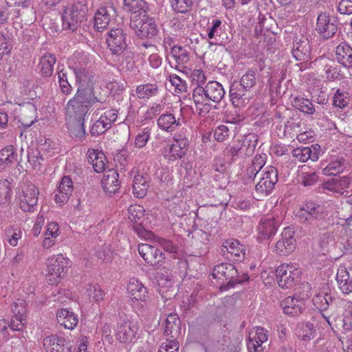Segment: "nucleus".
Here are the masks:
<instances>
[{"label": "nucleus", "mask_w": 352, "mask_h": 352, "mask_svg": "<svg viewBox=\"0 0 352 352\" xmlns=\"http://www.w3.org/2000/svg\"><path fill=\"white\" fill-rule=\"evenodd\" d=\"M225 90L217 81L208 82L205 87H196L192 92V99L199 114L208 113L210 109L209 101L219 103L225 96Z\"/></svg>", "instance_id": "f257e3e1"}, {"label": "nucleus", "mask_w": 352, "mask_h": 352, "mask_svg": "<svg viewBox=\"0 0 352 352\" xmlns=\"http://www.w3.org/2000/svg\"><path fill=\"white\" fill-rule=\"evenodd\" d=\"M87 6L83 1H77L66 7L63 12L64 30L74 32L87 20Z\"/></svg>", "instance_id": "f03ea898"}, {"label": "nucleus", "mask_w": 352, "mask_h": 352, "mask_svg": "<svg viewBox=\"0 0 352 352\" xmlns=\"http://www.w3.org/2000/svg\"><path fill=\"white\" fill-rule=\"evenodd\" d=\"M129 26L140 38H151L158 32L155 20L146 14L131 16Z\"/></svg>", "instance_id": "7ed1b4c3"}, {"label": "nucleus", "mask_w": 352, "mask_h": 352, "mask_svg": "<svg viewBox=\"0 0 352 352\" xmlns=\"http://www.w3.org/2000/svg\"><path fill=\"white\" fill-rule=\"evenodd\" d=\"M70 266V261L62 254L50 258L47 263L48 283L50 285L58 283L60 278L64 277Z\"/></svg>", "instance_id": "20e7f679"}, {"label": "nucleus", "mask_w": 352, "mask_h": 352, "mask_svg": "<svg viewBox=\"0 0 352 352\" xmlns=\"http://www.w3.org/2000/svg\"><path fill=\"white\" fill-rule=\"evenodd\" d=\"M19 207L24 212L34 211L38 202V190L32 183H24L18 190Z\"/></svg>", "instance_id": "39448f33"}, {"label": "nucleus", "mask_w": 352, "mask_h": 352, "mask_svg": "<svg viewBox=\"0 0 352 352\" xmlns=\"http://www.w3.org/2000/svg\"><path fill=\"white\" fill-rule=\"evenodd\" d=\"M278 182V170L274 166H267L259 175V181L255 186V192L259 198L272 192Z\"/></svg>", "instance_id": "423d86ee"}, {"label": "nucleus", "mask_w": 352, "mask_h": 352, "mask_svg": "<svg viewBox=\"0 0 352 352\" xmlns=\"http://www.w3.org/2000/svg\"><path fill=\"white\" fill-rule=\"evenodd\" d=\"M301 275L296 265L283 263L276 270V277L279 287L283 289L291 288Z\"/></svg>", "instance_id": "0eeeda50"}, {"label": "nucleus", "mask_w": 352, "mask_h": 352, "mask_svg": "<svg viewBox=\"0 0 352 352\" xmlns=\"http://www.w3.org/2000/svg\"><path fill=\"white\" fill-rule=\"evenodd\" d=\"M298 216L304 222L314 225L324 218V206L312 201H307L298 212Z\"/></svg>", "instance_id": "6e6552de"}, {"label": "nucleus", "mask_w": 352, "mask_h": 352, "mask_svg": "<svg viewBox=\"0 0 352 352\" xmlns=\"http://www.w3.org/2000/svg\"><path fill=\"white\" fill-rule=\"evenodd\" d=\"M214 278L227 281L228 287H233L236 283L241 281L236 267L231 263H221L214 267L212 271Z\"/></svg>", "instance_id": "1a4fd4ad"}, {"label": "nucleus", "mask_w": 352, "mask_h": 352, "mask_svg": "<svg viewBox=\"0 0 352 352\" xmlns=\"http://www.w3.org/2000/svg\"><path fill=\"white\" fill-rule=\"evenodd\" d=\"M338 30V19L330 16L326 12L318 14L316 21V31L324 39L332 38Z\"/></svg>", "instance_id": "9d476101"}, {"label": "nucleus", "mask_w": 352, "mask_h": 352, "mask_svg": "<svg viewBox=\"0 0 352 352\" xmlns=\"http://www.w3.org/2000/svg\"><path fill=\"white\" fill-rule=\"evenodd\" d=\"M106 42L112 54L120 55L127 47L126 34L120 28H111L107 34Z\"/></svg>", "instance_id": "9b49d317"}, {"label": "nucleus", "mask_w": 352, "mask_h": 352, "mask_svg": "<svg viewBox=\"0 0 352 352\" xmlns=\"http://www.w3.org/2000/svg\"><path fill=\"white\" fill-rule=\"evenodd\" d=\"M293 228H285L280 234V239L275 245V252L280 256H287L293 252L296 247V242L294 237Z\"/></svg>", "instance_id": "f8f14e48"}, {"label": "nucleus", "mask_w": 352, "mask_h": 352, "mask_svg": "<svg viewBox=\"0 0 352 352\" xmlns=\"http://www.w3.org/2000/svg\"><path fill=\"white\" fill-rule=\"evenodd\" d=\"M138 252L149 265L153 267L161 265L165 259V256L160 250L149 244H139Z\"/></svg>", "instance_id": "ddd939ff"}, {"label": "nucleus", "mask_w": 352, "mask_h": 352, "mask_svg": "<svg viewBox=\"0 0 352 352\" xmlns=\"http://www.w3.org/2000/svg\"><path fill=\"white\" fill-rule=\"evenodd\" d=\"M221 252L227 258L237 262L243 261L245 255V249L238 240L228 239L221 246Z\"/></svg>", "instance_id": "4468645a"}, {"label": "nucleus", "mask_w": 352, "mask_h": 352, "mask_svg": "<svg viewBox=\"0 0 352 352\" xmlns=\"http://www.w3.org/2000/svg\"><path fill=\"white\" fill-rule=\"evenodd\" d=\"M292 54L296 60L306 61L309 60L311 57V47L307 36L300 34L294 37Z\"/></svg>", "instance_id": "2eb2a0df"}, {"label": "nucleus", "mask_w": 352, "mask_h": 352, "mask_svg": "<svg viewBox=\"0 0 352 352\" xmlns=\"http://www.w3.org/2000/svg\"><path fill=\"white\" fill-rule=\"evenodd\" d=\"M278 226L279 223L274 217H263L257 226V239L260 242L270 239L276 233Z\"/></svg>", "instance_id": "dca6fc26"}, {"label": "nucleus", "mask_w": 352, "mask_h": 352, "mask_svg": "<svg viewBox=\"0 0 352 352\" xmlns=\"http://www.w3.org/2000/svg\"><path fill=\"white\" fill-rule=\"evenodd\" d=\"M268 339L267 331L256 327L249 333L247 346L249 352H263L262 344Z\"/></svg>", "instance_id": "f3484780"}, {"label": "nucleus", "mask_w": 352, "mask_h": 352, "mask_svg": "<svg viewBox=\"0 0 352 352\" xmlns=\"http://www.w3.org/2000/svg\"><path fill=\"white\" fill-rule=\"evenodd\" d=\"M230 97L234 107H241L248 103L251 98L250 91L238 81H234L230 87Z\"/></svg>", "instance_id": "a211bd4d"}, {"label": "nucleus", "mask_w": 352, "mask_h": 352, "mask_svg": "<svg viewBox=\"0 0 352 352\" xmlns=\"http://www.w3.org/2000/svg\"><path fill=\"white\" fill-rule=\"evenodd\" d=\"M137 331L138 328L132 321H124L118 326L116 339L121 343L131 344L135 339Z\"/></svg>", "instance_id": "6ab92c4d"}, {"label": "nucleus", "mask_w": 352, "mask_h": 352, "mask_svg": "<svg viewBox=\"0 0 352 352\" xmlns=\"http://www.w3.org/2000/svg\"><path fill=\"white\" fill-rule=\"evenodd\" d=\"M129 297L134 301L145 302L148 297L147 288L139 280L132 278L127 283Z\"/></svg>", "instance_id": "aec40b11"}, {"label": "nucleus", "mask_w": 352, "mask_h": 352, "mask_svg": "<svg viewBox=\"0 0 352 352\" xmlns=\"http://www.w3.org/2000/svg\"><path fill=\"white\" fill-rule=\"evenodd\" d=\"M74 98H75L78 101H80L81 103L88 105L89 108L97 102L101 104L105 102V100H104L102 97H98L95 95L92 87H83L82 85L78 87Z\"/></svg>", "instance_id": "412c9836"}, {"label": "nucleus", "mask_w": 352, "mask_h": 352, "mask_svg": "<svg viewBox=\"0 0 352 352\" xmlns=\"http://www.w3.org/2000/svg\"><path fill=\"white\" fill-rule=\"evenodd\" d=\"M89 109L74 97L67 102L65 108L67 116L75 120H85Z\"/></svg>", "instance_id": "4be33fe9"}, {"label": "nucleus", "mask_w": 352, "mask_h": 352, "mask_svg": "<svg viewBox=\"0 0 352 352\" xmlns=\"http://www.w3.org/2000/svg\"><path fill=\"white\" fill-rule=\"evenodd\" d=\"M43 346L47 352H72V346L65 338L51 335L43 339Z\"/></svg>", "instance_id": "5701e85b"}, {"label": "nucleus", "mask_w": 352, "mask_h": 352, "mask_svg": "<svg viewBox=\"0 0 352 352\" xmlns=\"http://www.w3.org/2000/svg\"><path fill=\"white\" fill-rule=\"evenodd\" d=\"M267 159L265 153L256 155L252 161V163L247 168L245 173L246 182L254 181L261 175L260 171L265 166Z\"/></svg>", "instance_id": "b1692460"}, {"label": "nucleus", "mask_w": 352, "mask_h": 352, "mask_svg": "<svg viewBox=\"0 0 352 352\" xmlns=\"http://www.w3.org/2000/svg\"><path fill=\"white\" fill-rule=\"evenodd\" d=\"M119 174L114 169L106 170L101 181L104 190L109 195L115 194L120 188Z\"/></svg>", "instance_id": "393cba45"}, {"label": "nucleus", "mask_w": 352, "mask_h": 352, "mask_svg": "<svg viewBox=\"0 0 352 352\" xmlns=\"http://www.w3.org/2000/svg\"><path fill=\"white\" fill-rule=\"evenodd\" d=\"M281 307L285 314L296 316L302 313L305 302L300 298L289 296L281 302Z\"/></svg>", "instance_id": "a878e982"}, {"label": "nucleus", "mask_w": 352, "mask_h": 352, "mask_svg": "<svg viewBox=\"0 0 352 352\" xmlns=\"http://www.w3.org/2000/svg\"><path fill=\"white\" fill-rule=\"evenodd\" d=\"M337 61L345 68L352 69V47L346 43H340L336 50Z\"/></svg>", "instance_id": "bb28decb"}, {"label": "nucleus", "mask_w": 352, "mask_h": 352, "mask_svg": "<svg viewBox=\"0 0 352 352\" xmlns=\"http://www.w3.org/2000/svg\"><path fill=\"white\" fill-rule=\"evenodd\" d=\"M158 127L166 132L171 133L177 126H181L180 118H176L173 113H166L162 114L157 121Z\"/></svg>", "instance_id": "cd10ccee"}, {"label": "nucleus", "mask_w": 352, "mask_h": 352, "mask_svg": "<svg viewBox=\"0 0 352 352\" xmlns=\"http://www.w3.org/2000/svg\"><path fill=\"white\" fill-rule=\"evenodd\" d=\"M87 155L88 162L92 164L93 168L96 173L105 171L107 159L102 151L96 149H89Z\"/></svg>", "instance_id": "c85d7f7f"}, {"label": "nucleus", "mask_w": 352, "mask_h": 352, "mask_svg": "<svg viewBox=\"0 0 352 352\" xmlns=\"http://www.w3.org/2000/svg\"><path fill=\"white\" fill-rule=\"evenodd\" d=\"M258 143V135L255 133H248L240 140L241 157H248L252 155Z\"/></svg>", "instance_id": "c756f323"}, {"label": "nucleus", "mask_w": 352, "mask_h": 352, "mask_svg": "<svg viewBox=\"0 0 352 352\" xmlns=\"http://www.w3.org/2000/svg\"><path fill=\"white\" fill-rule=\"evenodd\" d=\"M58 322L65 329H74L78 323V316L67 309H61L56 314Z\"/></svg>", "instance_id": "7c9ffc66"}, {"label": "nucleus", "mask_w": 352, "mask_h": 352, "mask_svg": "<svg viewBox=\"0 0 352 352\" xmlns=\"http://www.w3.org/2000/svg\"><path fill=\"white\" fill-rule=\"evenodd\" d=\"M181 321L175 314H170L165 321L164 334L175 339L180 333Z\"/></svg>", "instance_id": "2f4dec72"}, {"label": "nucleus", "mask_w": 352, "mask_h": 352, "mask_svg": "<svg viewBox=\"0 0 352 352\" xmlns=\"http://www.w3.org/2000/svg\"><path fill=\"white\" fill-rule=\"evenodd\" d=\"M170 54L177 63L176 68L177 69L180 70V67H186V65L190 60V52L186 47L174 45L171 47Z\"/></svg>", "instance_id": "473e14b6"}, {"label": "nucleus", "mask_w": 352, "mask_h": 352, "mask_svg": "<svg viewBox=\"0 0 352 352\" xmlns=\"http://www.w3.org/2000/svg\"><path fill=\"white\" fill-rule=\"evenodd\" d=\"M167 208L173 215L183 217L187 210V204L183 197L175 196L167 200Z\"/></svg>", "instance_id": "72a5a7b5"}, {"label": "nucleus", "mask_w": 352, "mask_h": 352, "mask_svg": "<svg viewBox=\"0 0 352 352\" xmlns=\"http://www.w3.org/2000/svg\"><path fill=\"white\" fill-rule=\"evenodd\" d=\"M56 57L52 54H45L39 60L38 69L43 77H50L54 72V65L56 63Z\"/></svg>", "instance_id": "f704fd0d"}, {"label": "nucleus", "mask_w": 352, "mask_h": 352, "mask_svg": "<svg viewBox=\"0 0 352 352\" xmlns=\"http://www.w3.org/2000/svg\"><path fill=\"white\" fill-rule=\"evenodd\" d=\"M336 280L339 289L343 294H349L352 292V278L345 268H340L338 270Z\"/></svg>", "instance_id": "c9c22d12"}, {"label": "nucleus", "mask_w": 352, "mask_h": 352, "mask_svg": "<svg viewBox=\"0 0 352 352\" xmlns=\"http://www.w3.org/2000/svg\"><path fill=\"white\" fill-rule=\"evenodd\" d=\"M222 22L219 19H214L212 21V25L208 29V36L209 39H214V41L209 42L212 45H223L226 41L221 37Z\"/></svg>", "instance_id": "e433bc0d"}, {"label": "nucleus", "mask_w": 352, "mask_h": 352, "mask_svg": "<svg viewBox=\"0 0 352 352\" xmlns=\"http://www.w3.org/2000/svg\"><path fill=\"white\" fill-rule=\"evenodd\" d=\"M124 6L126 11L131 13V16L135 14L140 16L146 14L147 5L144 0H124Z\"/></svg>", "instance_id": "4c0bfd02"}, {"label": "nucleus", "mask_w": 352, "mask_h": 352, "mask_svg": "<svg viewBox=\"0 0 352 352\" xmlns=\"http://www.w3.org/2000/svg\"><path fill=\"white\" fill-rule=\"evenodd\" d=\"M159 93V87L155 83L140 85L136 87V94L140 99L148 100Z\"/></svg>", "instance_id": "58836bf2"}, {"label": "nucleus", "mask_w": 352, "mask_h": 352, "mask_svg": "<svg viewBox=\"0 0 352 352\" xmlns=\"http://www.w3.org/2000/svg\"><path fill=\"white\" fill-rule=\"evenodd\" d=\"M16 154L13 146H7L0 151V170L6 168L16 160Z\"/></svg>", "instance_id": "ea45409f"}, {"label": "nucleus", "mask_w": 352, "mask_h": 352, "mask_svg": "<svg viewBox=\"0 0 352 352\" xmlns=\"http://www.w3.org/2000/svg\"><path fill=\"white\" fill-rule=\"evenodd\" d=\"M94 27L97 31L106 28L110 21V16L107 8L102 7L98 10L94 16Z\"/></svg>", "instance_id": "a19ab883"}, {"label": "nucleus", "mask_w": 352, "mask_h": 352, "mask_svg": "<svg viewBox=\"0 0 352 352\" xmlns=\"http://www.w3.org/2000/svg\"><path fill=\"white\" fill-rule=\"evenodd\" d=\"M148 184L146 178L143 175H137L133 178V192L137 197H144L148 190Z\"/></svg>", "instance_id": "79ce46f5"}, {"label": "nucleus", "mask_w": 352, "mask_h": 352, "mask_svg": "<svg viewBox=\"0 0 352 352\" xmlns=\"http://www.w3.org/2000/svg\"><path fill=\"white\" fill-rule=\"evenodd\" d=\"M333 300L331 294L325 292H322L314 295L312 300L316 308L322 312L328 309L329 305L333 302Z\"/></svg>", "instance_id": "37998d69"}, {"label": "nucleus", "mask_w": 352, "mask_h": 352, "mask_svg": "<svg viewBox=\"0 0 352 352\" xmlns=\"http://www.w3.org/2000/svg\"><path fill=\"white\" fill-rule=\"evenodd\" d=\"M12 188L8 179L0 181V205L7 207L11 202Z\"/></svg>", "instance_id": "c03bdc74"}, {"label": "nucleus", "mask_w": 352, "mask_h": 352, "mask_svg": "<svg viewBox=\"0 0 352 352\" xmlns=\"http://www.w3.org/2000/svg\"><path fill=\"white\" fill-rule=\"evenodd\" d=\"M188 144L175 142L170 146L168 160L174 161L182 158L188 150Z\"/></svg>", "instance_id": "a18cd8bd"}, {"label": "nucleus", "mask_w": 352, "mask_h": 352, "mask_svg": "<svg viewBox=\"0 0 352 352\" xmlns=\"http://www.w3.org/2000/svg\"><path fill=\"white\" fill-rule=\"evenodd\" d=\"M344 163L343 158L333 160L323 169V173L326 175H336L342 173L346 168Z\"/></svg>", "instance_id": "49530a36"}, {"label": "nucleus", "mask_w": 352, "mask_h": 352, "mask_svg": "<svg viewBox=\"0 0 352 352\" xmlns=\"http://www.w3.org/2000/svg\"><path fill=\"white\" fill-rule=\"evenodd\" d=\"M293 105L300 111L307 114L312 115L316 111L312 102L309 100L302 97H296L294 100Z\"/></svg>", "instance_id": "de8ad7c7"}, {"label": "nucleus", "mask_w": 352, "mask_h": 352, "mask_svg": "<svg viewBox=\"0 0 352 352\" xmlns=\"http://www.w3.org/2000/svg\"><path fill=\"white\" fill-rule=\"evenodd\" d=\"M256 69H250L244 75H243L239 82L241 83L243 87L251 91L256 84Z\"/></svg>", "instance_id": "09e8293b"}, {"label": "nucleus", "mask_w": 352, "mask_h": 352, "mask_svg": "<svg viewBox=\"0 0 352 352\" xmlns=\"http://www.w3.org/2000/svg\"><path fill=\"white\" fill-rule=\"evenodd\" d=\"M85 120H73L72 122L68 124V129L72 136L77 138H82L85 135Z\"/></svg>", "instance_id": "8fccbe9b"}, {"label": "nucleus", "mask_w": 352, "mask_h": 352, "mask_svg": "<svg viewBox=\"0 0 352 352\" xmlns=\"http://www.w3.org/2000/svg\"><path fill=\"white\" fill-rule=\"evenodd\" d=\"M86 290L91 302H98L104 299L105 294L98 285H88Z\"/></svg>", "instance_id": "3c124183"}, {"label": "nucleus", "mask_w": 352, "mask_h": 352, "mask_svg": "<svg viewBox=\"0 0 352 352\" xmlns=\"http://www.w3.org/2000/svg\"><path fill=\"white\" fill-rule=\"evenodd\" d=\"M333 102L336 107L344 109L349 102L348 92L343 89H338L334 94Z\"/></svg>", "instance_id": "603ef678"}, {"label": "nucleus", "mask_w": 352, "mask_h": 352, "mask_svg": "<svg viewBox=\"0 0 352 352\" xmlns=\"http://www.w3.org/2000/svg\"><path fill=\"white\" fill-rule=\"evenodd\" d=\"M58 78L61 91L65 95L70 94L72 91V87L68 82L67 73L65 69H60L58 72Z\"/></svg>", "instance_id": "864d4df0"}, {"label": "nucleus", "mask_w": 352, "mask_h": 352, "mask_svg": "<svg viewBox=\"0 0 352 352\" xmlns=\"http://www.w3.org/2000/svg\"><path fill=\"white\" fill-rule=\"evenodd\" d=\"M292 156L300 162L311 160V151L308 146L298 147L292 151Z\"/></svg>", "instance_id": "5fc2aeb1"}, {"label": "nucleus", "mask_w": 352, "mask_h": 352, "mask_svg": "<svg viewBox=\"0 0 352 352\" xmlns=\"http://www.w3.org/2000/svg\"><path fill=\"white\" fill-rule=\"evenodd\" d=\"M144 210L140 205H131L128 208V218L133 223L138 222L144 216Z\"/></svg>", "instance_id": "6e6d98bb"}, {"label": "nucleus", "mask_w": 352, "mask_h": 352, "mask_svg": "<svg viewBox=\"0 0 352 352\" xmlns=\"http://www.w3.org/2000/svg\"><path fill=\"white\" fill-rule=\"evenodd\" d=\"M192 0H173L171 6L177 12L186 13L192 6Z\"/></svg>", "instance_id": "4d7b16f0"}, {"label": "nucleus", "mask_w": 352, "mask_h": 352, "mask_svg": "<svg viewBox=\"0 0 352 352\" xmlns=\"http://www.w3.org/2000/svg\"><path fill=\"white\" fill-rule=\"evenodd\" d=\"M109 129H110L109 126L100 118L92 125L90 133L92 136H98L103 134Z\"/></svg>", "instance_id": "13d9d810"}, {"label": "nucleus", "mask_w": 352, "mask_h": 352, "mask_svg": "<svg viewBox=\"0 0 352 352\" xmlns=\"http://www.w3.org/2000/svg\"><path fill=\"white\" fill-rule=\"evenodd\" d=\"M169 82L175 87V91L178 93L185 92L187 90V85L186 81L182 80L179 76L176 74H171L169 76Z\"/></svg>", "instance_id": "bf43d9fd"}, {"label": "nucleus", "mask_w": 352, "mask_h": 352, "mask_svg": "<svg viewBox=\"0 0 352 352\" xmlns=\"http://www.w3.org/2000/svg\"><path fill=\"white\" fill-rule=\"evenodd\" d=\"M150 138V129L146 127L144 128L140 133H139L135 139V145L138 148H143L147 144Z\"/></svg>", "instance_id": "052dcab7"}, {"label": "nucleus", "mask_w": 352, "mask_h": 352, "mask_svg": "<svg viewBox=\"0 0 352 352\" xmlns=\"http://www.w3.org/2000/svg\"><path fill=\"white\" fill-rule=\"evenodd\" d=\"M73 71L78 84L87 83L91 80V76L85 69L74 67Z\"/></svg>", "instance_id": "680f3d73"}, {"label": "nucleus", "mask_w": 352, "mask_h": 352, "mask_svg": "<svg viewBox=\"0 0 352 352\" xmlns=\"http://www.w3.org/2000/svg\"><path fill=\"white\" fill-rule=\"evenodd\" d=\"M315 333L316 330L314 329L313 324L307 322L299 332L298 337L305 341H308L314 338Z\"/></svg>", "instance_id": "e2e57ef3"}, {"label": "nucleus", "mask_w": 352, "mask_h": 352, "mask_svg": "<svg viewBox=\"0 0 352 352\" xmlns=\"http://www.w3.org/2000/svg\"><path fill=\"white\" fill-rule=\"evenodd\" d=\"M164 109L163 104L160 103H153L151 106L148 107L144 113V118L145 120L153 119L155 116L159 115Z\"/></svg>", "instance_id": "0e129e2a"}, {"label": "nucleus", "mask_w": 352, "mask_h": 352, "mask_svg": "<svg viewBox=\"0 0 352 352\" xmlns=\"http://www.w3.org/2000/svg\"><path fill=\"white\" fill-rule=\"evenodd\" d=\"M338 213L340 219L345 220L346 223L350 225L352 220V203L347 202L343 205Z\"/></svg>", "instance_id": "69168bd1"}, {"label": "nucleus", "mask_w": 352, "mask_h": 352, "mask_svg": "<svg viewBox=\"0 0 352 352\" xmlns=\"http://www.w3.org/2000/svg\"><path fill=\"white\" fill-rule=\"evenodd\" d=\"M241 148L240 140H237L232 145H229L226 148L225 153L228 156L232 157V159L236 160L238 157H241Z\"/></svg>", "instance_id": "338daca9"}, {"label": "nucleus", "mask_w": 352, "mask_h": 352, "mask_svg": "<svg viewBox=\"0 0 352 352\" xmlns=\"http://www.w3.org/2000/svg\"><path fill=\"white\" fill-rule=\"evenodd\" d=\"M324 74L326 78L329 81H334L341 78L340 69L337 66L326 65Z\"/></svg>", "instance_id": "774afa93"}]
</instances>
